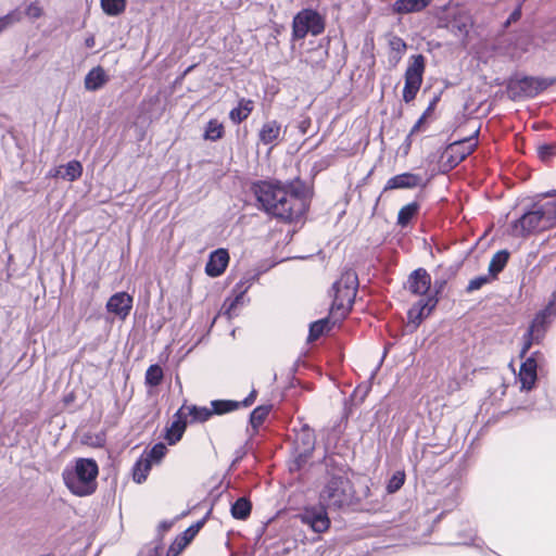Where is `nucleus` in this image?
Here are the masks:
<instances>
[{
    "label": "nucleus",
    "instance_id": "ddd939ff",
    "mask_svg": "<svg viewBox=\"0 0 556 556\" xmlns=\"http://www.w3.org/2000/svg\"><path fill=\"white\" fill-rule=\"evenodd\" d=\"M541 354L539 352H534L531 356H529L522 364L519 370V381L521 383V390H531L538 378V364L539 357Z\"/></svg>",
    "mask_w": 556,
    "mask_h": 556
},
{
    "label": "nucleus",
    "instance_id": "f8f14e48",
    "mask_svg": "<svg viewBox=\"0 0 556 556\" xmlns=\"http://www.w3.org/2000/svg\"><path fill=\"white\" fill-rule=\"evenodd\" d=\"M551 321L544 318V314H536L532 320L527 333L525 334L523 346L520 356L523 357L533 343H540L544 338L547 326Z\"/></svg>",
    "mask_w": 556,
    "mask_h": 556
},
{
    "label": "nucleus",
    "instance_id": "473e14b6",
    "mask_svg": "<svg viewBox=\"0 0 556 556\" xmlns=\"http://www.w3.org/2000/svg\"><path fill=\"white\" fill-rule=\"evenodd\" d=\"M251 513V503L241 497L237 500L231 506V515L236 519L244 520L250 516Z\"/></svg>",
    "mask_w": 556,
    "mask_h": 556
},
{
    "label": "nucleus",
    "instance_id": "49530a36",
    "mask_svg": "<svg viewBox=\"0 0 556 556\" xmlns=\"http://www.w3.org/2000/svg\"><path fill=\"white\" fill-rule=\"evenodd\" d=\"M556 152V147L553 144H543L538 148L539 157L542 161H548Z\"/></svg>",
    "mask_w": 556,
    "mask_h": 556
},
{
    "label": "nucleus",
    "instance_id": "423d86ee",
    "mask_svg": "<svg viewBox=\"0 0 556 556\" xmlns=\"http://www.w3.org/2000/svg\"><path fill=\"white\" fill-rule=\"evenodd\" d=\"M439 26L450 29L455 36L466 37L472 26V18L467 10L458 5H448L438 13Z\"/></svg>",
    "mask_w": 556,
    "mask_h": 556
},
{
    "label": "nucleus",
    "instance_id": "f3484780",
    "mask_svg": "<svg viewBox=\"0 0 556 556\" xmlns=\"http://www.w3.org/2000/svg\"><path fill=\"white\" fill-rule=\"evenodd\" d=\"M422 185V177L413 173H403L391 177L386 186L384 191L394 189H412Z\"/></svg>",
    "mask_w": 556,
    "mask_h": 556
},
{
    "label": "nucleus",
    "instance_id": "72a5a7b5",
    "mask_svg": "<svg viewBox=\"0 0 556 556\" xmlns=\"http://www.w3.org/2000/svg\"><path fill=\"white\" fill-rule=\"evenodd\" d=\"M212 412L216 415H223L233 412L240 407V402L230 400H216L212 401Z\"/></svg>",
    "mask_w": 556,
    "mask_h": 556
},
{
    "label": "nucleus",
    "instance_id": "c85d7f7f",
    "mask_svg": "<svg viewBox=\"0 0 556 556\" xmlns=\"http://www.w3.org/2000/svg\"><path fill=\"white\" fill-rule=\"evenodd\" d=\"M203 526V521H199L192 526H190L188 529L184 531L181 534V540H185V543H181L180 541H175L173 546L169 548V552L175 551V547L177 546L176 553H179L181 549H184L195 536V534L199 532L201 527ZM169 556V554H167Z\"/></svg>",
    "mask_w": 556,
    "mask_h": 556
},
{
    "label": "nucleus",
    "instance_id": "13d9d810",
    "mask_svg": "<svg viewBox=\"0 0 556 556\" xmlns=\"http://www.w3.org/2000/svg\"><path fill=\"white\" fill-rule=\"evenodd\" d=\"M176 541H180L181 543H185V540H181V535Z\"/></svg>",
    "mask_w": 556,
    "mask_h": 556
},
{
    "label": "nucleus",
    "instance_id": "a878e982",
    "mask_svg": "<svg viewBox=\"0 0 556 556\" xmlns=\"http://www.w3.org/2000/svg\"><path fill=\"white\" fill-rule=\"evenodd\" d=\"M532 39L531 36L527 33L519 34L516 37L514 46L509 50V54L514 59L520 58L525 52L529 51V47L531 46Z\"/></svg>",
    "mask_w": 556,
    "mask_h": 556
},
{
    "label": "nucleus",
    "instance_id": "c03bdc74",
    "mask_svg": "<svg viewBox=\"0 0 556 556\" xmlns=\"http://www.w3.org/2000/svg\"><path fill=\"white\" fill-rule=\"evenodd\" d=\"M250 113L251 106H236L230 112V118L236 123H240L245 119Z\"/></svg>",
    "mask_w": 556,
    "mask_h": 556
},
{
    "label": "nucleus",
    "instance_id": "6e6552de",
    "mask_svg": "<svg viewBox=\"0 0 556 556\" xmlns=\"http://www.w3.org/2000/svg\"><path fill=\"white\" fill-rule=\"evenodd\" d=\"M425 65L426 60L424 55L416 54L410 56L405 72V85L403 89V98L405 102H410L415 99L422 83Z\"/></svg>",
    "mask_w": 556,
    "mask_h": 556
},
{
    "label": "nucleus",
    "instance_id": "a18cd8bd",
    "mask_svg": "<svg viewBox=\"0 0 556 556\" xmlns=\"http://www.w3.org/2000/svg\"><path fill=\"white\" fill-rule=\"evenodd\" d=\"M26 15L31 20H38L43 15V9L38 2H31L25 10Z\"/></svg>",
    "mask_w": 556,
    "mask_h": 556
},
{
    "label": "nucleus",
    "instance_id": "c9c22d12",
    "mask_svg": "<svg viewBox=\"0 0 556 556\" xmlns=\"http://www.w3.org/2000/svg\"><path fill=\"white\" fill-rule=\"evenodd\" d=\"M102 10L111 16H116L124 12L126 0H101Z\"/></svg>",
    "mask_w": 556,
    "mask_h": 556
},
{
    "label": "nucleus",
    "instance_id": "4468645a",
    "mask_svg": "<svg viewBox=\"0 0 556 556\" xmlns=\"http://www.w3.org/2000/svg\"><path fill=\"white\" fill-rule=\"evenodd\" d=\"M333 301L330 308V315L334 318L344 317L352 306L356 294H349L348 290L333 285Z\"/></svg>",
    "mask_w": 556,
    "mask_h": 556
},
{
    "label": "nucleus",
    "instance_id": "4be33fe9",
    "mask_svg": "<svg viewBox=\"0 0 556 556\" xmlns=\"http://www.w3.org/2000/svg\"><path fill=\"white\" fill-rule=\"evenodd\" d=\"M281 135V126L276 121H269L260 130V141L264 144H275Z\"/></svg>",
    "mask_w": 556,
    "mask_h": 556
},
{
    "label": "nucleus",
    "instance_id": "5fc2aeb1",
    "mask_svg": "<svg viewBox=\"0 0 556 556\" xmlns=\"http://www.w3.org/2000/svg\"><path fill=\"white\" fill-rule=\"evenodd\" d=\"M48 177L50 178H62V168L60 166L49 170Z\"/></svg>",
    "mask_w": 556,
    "mask_h": 556
},
{
    "label": "nucleus",
    "instance_id": "de8ad7c7",
    "mask_svg": "<svg viewBox=\"0 0 556 556\" xmlns=\"http://www.w3.org/2000/svg\"><path fill=\"white\" fill-rule=\"evenodd\" d=\"M489 281H490L489 276L483 275V276L476 277L469 281V283L467 286V291L471 292V291L479 290L481 287L486 285Z\"/></svg>",
    "mask_w": 556,
    "mask_h": 556
},
{
    "label": "nucleus",
    "instance_id": "4c0bfd02",
    "mask_svg": "<svg viewBox=\"0 0 556 556\" xmlns=\"http://www.w3.org/2000/svg\"><path fill=\"white\" fill-rule=\"evenodd\" d=\"M418 212V204L417 203H409L405 206H403L397 215V223L401 226H406L409 220L417 214Z\"/></svg>",
    "mask_w": 556,
    "mask_h": 556
},
{
    "label": "nucleus",
    "instance_id": "a211bd4d",
    "mask_svg": "<svg viewBox=\"0 0 556 556\" xmlns=\"http://www.w3.org/2000/svg\"><path fill=\"white\" fill-rule=\"evenodd\" d=\"M228 262V252L224 249H218L211 253L205 266V273L211 277H218L225 271Z\"/></svg>",
    "mask_w": 556,
    "mask_h": 556
},
{
    "label": "nucleus",
    "instance_id": "6e6d98bb",
    "mask_svg": "<svg viewBox=\"0 0 556 556\" xmlns=\"http://www.w3.org/2000/svg\"><path fill=\"white\" fill-rule=\"evenodd\" d=\"M94 45H96L94 36H92V35H91V36H89V37H87V38L85 39V46H86L87 48H93V47H94Z\"/></svg>",
    "mask_w": 556,
    "mask_h": 556
},
{
    "label": "nucleus",
    "instance_id": "603ef678",
    "mask_svg": "<svg viewBox=\"0 0 556 556\" xmlns=\"http://www.w3.org/2000/svg\"><path fill=\"white\" fill-rule=\"evenodd\" d=\"M255 399H256V391L252 390L251 393L242 402H240V406L248 407L254 403Z\"/></svg>",
    "mask_w": 556,
    "mask_h": 556
},
{
    "label": "nucleus",
    "instance_id": "393cba45",
    "mask_svg": "<svg viewBox=\"0 0 556 556\" xmlns=\"http://www.w3.org/2000/svg\"><path fill=\"white\" fill-rule=\"evenodd\" d=\"M152 466L153 464H151L147 457L140 456L132 467V480L138 484L143 483L147 480Z\"/></svg>",
    "mask_w": 556,
    "mask_h": 556
},
{
    "label": "nucleus",
    "instance_id": "39448f33",
    "mask_svg": "<svg viewBox=\"0 0 556 556\" xmlns=\"http://www.w3.org/2000/svg\"><path fill=\"white\" fill-rule=\"evenodd\" d=\"M556 83V78L546 77H514L507 86L508 96L513 101L533 98Z\"/></svg>",
    "mask_w": 556,
    "mask_h": 556
},
{
    "label": "nucleus",
    "instance_id": "0eeeda50",
    "mask_svg": "<svg viewBox=\"0 0 556 556\" xmlns=\"http://www.w3.org/2000/svg\"><path fill=\"white\" fill-rule=\"evenodd\" d=\"M325 30V17L312 9H303L292 22L293 39H304L308 34L318 36Z\"/></svg>",
    "mask_w": 556,
    "mask_h": 556
},
{
    "label": "nucleus",
    "instance_id": "5701e85b",
    "mask_svg": "<svg viewBox=\"0 0 556 556\" xmlns=\"http://www.w3.org/2000/svg\"><path fill=\"white\" fill-rule=\"evenodd\" d=\"M338 319H340V317L334 318L330 315V317H326L312 323L309 326L308 340H317L325 332H328Z\"/></svg>",
    "mask_w": 556,
    "mask_h": 556
},
{
    "label": "nucleus",
    "instance_id": "aec40b11",
    "mask_svg": "<svg viewBox=\"0 0 556 556\" xmlns=\"http://www.w3.org/2000/svg\"><path fill=\"white\" fill-rule=\"evenodd\" d=\"M432 1L433 0H396L392 4V11L400 15L419 13L428 8Z\"/></svg>",
    "mask_w": 556,
    "mask_h": 556
},
{
    "label": "nucleus",
    "instance_id": "37998d69",
    "mask_svg": "<svg viewBox=\"0 0 556 556\" xmlns=\"http://www.w3.org/2000/svg\"><path fill=\"white\" fill-rule=\"evenodd\" d=\"M405 481V475L402 471L395 472L392 478L389 480V483L387 485V490L389 493L396 492Z\"/></svg>",
    "mask_w": 556,
    "mask_h": 556
},
{
    "label": "nucleus",
    "instance_id": "bb28decb",
    "mask_svg": "<svg viewBox=\"0 0 556 556\" xmlns=\"http://www.w3.org/2000/svg\"><path fill=\"white\" fill-rule=\"evenodd\" d=\"M334 285L348 290L349 294H356L358 287L357 275L354 270H345Z\"/></svg>",
    "mask_w": 556,
    "mask_h": 556
},
{
    "label": "nucleus",
    "instance_id": "ea45409f",
    "mask_svg": "<svg viewBox=\"0 0 556 556\" xmlns=\"http://www.w3.org/2000/svg\"><path fill=\"white\" fill-rule=\"evenodd\" d=\"M163 370L159 365H151L146 372V383L155 387L162 382Z\"/></svg>",
    "mask_w": 556,
    "mask_h": 556
},
{
    "label": "nucleus",
    "instance_id": "09e8293b",
    "mask_svg": "<svg viewBox=\"0 0 556 556\" xmlns=\"http://www.w3.org/2000/svg\"><path fill=\"white\" fill-rule=\"evenodd\" d=\"M539 314H544V318L548 319L549 321L556 316V294H553L547 306L539 312Z\"/></svg>",
    "mask_w": 556,
    "mask_h": 556
},
{
    "label": "nucleus",
    "instance_id": "1a4fd4ad",
    "mask_svg": "<svg viewBox=\"0 0 556 556\" xmlns=\"http://www.w3.org/2000/svg\"><path fill=\"white\" fill-rule=\"evenodd\" d=\"M298 518L316 533L326 532L330 527V519L326 511V506L323 504L320 506L305 507L298 515Z\"/></svg>",
    "mask_w": 556,
    "mask_h": 556
},
{
    "label": "nucleus",
    "instance_id": "4d7b16f0",
    "mask_svg": "<svg viewBox=\"0 0 556 556\" xmlns=\"http://www.w3.org/2000/svg\"><path fill=\"white\" fill-rule=\"evenodd\" d=\"M149 556H159L156 546L153 548V553H151Z\"/></svg>",
    "mask_w": 556,
    "mask_h": 556
},
{
    "label": "nucleus",
    "instance_id": "864d4df0",
    "mask_svg": "<svg viewBox=\"0 0 556 556\" xmlns=\"http://www.w3.org/2000/svg\"><path fill=\"white\" fill-rule=\"evenodd\" d=\"M521 16V9L520 7H518L511 14L510 16L508 17L507 22H506V25H509L511 22H516L520 18Z\"/></svg>",
    "mask_w": 556,
    "mask_h": 556
},
{
    "label": "nucleus",
    "instance_id": "f704fd0d",
    "mask_svg": "<svg viewBox=\"0 0 556 556\" xmlns=\"http://www.w3.org/2000/svg\"><path fill=\"white\" fill-rule=\"evenodd\" d=\"M224 135V126L216 119H212L207 123L204 131V139L210 141H216Z\"/></svg>",
    "mask_w": 556,
    "mask_h": 556
},
{
    "label": "nucleus",
    "instance_id": "2eb2a0df",
    "mask_svg": "<svg viewBox=\"0 0 556 556\" xmlns=\"http://www.w3.org/2000/svg\"><path fill=\"white\" fill-rule=\"evenodd\" d=\"M431 286L430 275L422 268L414 270L407 280L408 290L416 295L429 296L427 292Z\"/></svg>",
    "mask_w": 556,
    "mask_h": 556
},
{
    "label": "nucleus",
    "instance_id": "9b49d317",
    "mask_svg": "<svg viewBox=\"0 0 556 556\" xmlns=\"http://www.w3.org/2000/svg\"><path fill=\"white\" fill-rule=\"evenodd\" d=\"M134 299L127 292H116L105 304L106 312L119 320H125L132 308Z\"/></svg>",
    "mask_w": 556,
    "mask_h": 556
},
{
    "label": "nucleus",
    "instance_id": "7c9ffc66",
    "mask_svg": "<svg viewBox=\"0 0 556 556\" xmlns=\"http://www.w3.org/2000/svg\"><path fill=\"white\" fill-rule=\"evenodd\" d=\"M509 258V253L505 250L496 252L490 264H489V273L494 278L498 273H501L506 266Z\"/></svg>",
    "mask_w": 556,
    "mask_h": 556
},
{
    "label": "nucleus",
    "instance_id": "6ab92c4d",
    "mask_svg": "<svg viewBox=\"0 0 556 556\" xmlns=\"http://www.w3.org/2000/svg\"><path fill=\"white\" fill-rule=\"evenodd\" d=\"M187 426V420L185 419V408H180L174 416V420L169 428H167L165 439L167 440L168 444L173 445L177 443Z\"/></svg>",
    "mask_w": 556,
    "mask_h": 556
},
{
    "label": "nucleus",
    "instance_id": "7ed1b4c3",
    "mask_svg": "<svg viewBox=\"0 0 556 556\" xmlns=\"http://www.w3.org/2000/svg\"><path fill=\"white\" fill-rule=\"evenodd\" d=\"M355 498L356 495L351 481L342 476H334L329 479L319 495L320 504L329 508L350 506Z\"/></svg>",
    "mask_w": 556,
    "mask_h": 556
},
{
    "label": "nucleus",
    "instance_id": "79ce46f5",
    "mask_svg": "<svg viewBox=\"0 0 556 556\" xmlns=\"http://www.w3.org/2000/svg\"><path fill=\"white\" fill-rule=\"evenodd\" d=\"M389 46H390L391 50L396 53L397 60H400L402 58V55L405 53L406 48H407L405 41L402 38L396 37V36H393L390 39Z\"/></svg>",
    "mask_w": 556,
    "mask_h": 556
},
{
    "label": "nucleus",
    "instance_id": "8fccbe9b",
    "mask_svg": "<svg viewBox=\"0 0 556 556\" xmlns=\"http://www.w3.org/2000/svg\"><path fill=\"white\" fill-rule=\"evenodd\" d=\"M431 110H432V106H429V108L427 109V111L424 113V115L419 117V119H418V121L416 122V124L413 126V128H412V130H410V132H409V135H408V138H409L412 135H414L415 132H418L419 130H421V126H422V124H424V122H425L426 117H427V116L429 115V113L431 112Z\"/></svg>",
    "mask_w": 556,
    "mask_h": 556
},
{
    "label": "nucleus",
    "instance_id": "412c9836",
    "mask_svg": "<svg viewBox=\"0 0 556 556\" xmlns=\"http://www.w3.org/2000/svg\"><path fill=\"white\" fill-rule=\"evenodd\" d=\"M253 280V276L243 277L233 288L235 299L230 302L228 308L226 309V314L229 318L232 317L236 306L243 303V296L251 287Z\"/></svg>",
    "mask_w": 556,
    "mask_h": 556
},
{
    "label": "nucleus",
    "instance_id": "58836bf2",
    "mask_svg": "<svg viewBox=\"0 0 556 556\" xmlns=\"http://www.w3.org/2000/svg\"><path fill=\"white\" fill-rule=\"evenodd\" d=\"M166 452L167 448L165 444L157 443L149 452L142 454L141 456L147 457L151 464L155 465L162 460Z\"/></svg>",
    "mask_w": 556,
    "mask_h": 556
},
{
    "label": "nucleus",
    "instance_id": "9d476101",
    "mask_svg": "<svg viewBox=\"0 0 556 556\" xmlns=\"http://www.w3.org/2000/svg\"><path fill=\"white\" fill-rule=\"evenodd\" d=\"M473 132L470 137L455 140L447 147L451 162L457 164L468 156L477 147V135L479 132V126L477 121H473Z\"/></svg>",
    "mask_w": 556,
    "mask_h": 556
},
{
    "label": "nucleus",
    "instance_id": "f03ea898",
    "mask_svg": "<svg viewBox=\"0 0 556 556\" xmlns=\"http://www.w3.org/2000/svg\"><path fill=\"white\" fill-rule=\"evenodd\" d=\"M99 467L92 458H76L62 471V479L67 490L75 496L85 497L97 490Z\"/></svg>",
    "mask_w": 556,
    "mask_h": 556
},
{
    "label": "nucleus",
    "instance_id": "3c124183",
    "mask_svg": "<svg viewBox=\"0 0 556 556\" xmlns=\"http://www.w3.org/2000/svg\"><path fill=\"white\" fill-rule=\"evenodd\" d=\"M547 210V214L552 217L553 227L556 226V200L544 203Z\"/></svg>",
    "mask_w": 556,
    "mask_h": 556
},
{
    "label": "nucleus",
    "instance_id": "c756f323",
    "mask_svg": "<svg viewBox=\"0 0 556 556\" xmlns=\"http://www.w3.org/2000/svg\"><path fill=\"white\" fill-rule=\"evenodd\" d=\"M60 167L62 168V179L66 181H75L83 174V165L76 160L70 161Z\"/></svg>",
    "mask_w": 556,
    "mask_h": 556
},
{
    "label": "nucleus",
    "instance_id": "2f4dec72",
    "mask_svg": "<svg viewBox=\"0 0 556 556\" xmlns=\"http://www.w3.org/2000/svg\"><path fill=\"white\" fill-rule=\"evenodd\" d=\"M185 408V417L189 415L191 417V421L203 422L206 421L212 415V409L207 407H199V406H182Z\"/></svg>",
    "mask_w": 556,
    "mask_h": 556
},
{
    "label": "nucleus",
    "instance_id": "dca6fc26",
    "mask_svg": "<svg viewBox=\"0 0 556 556\" xmlns=\"http://www.w3.org/2000/svg\"><path fill=\"white\" fill-rule=\"evenodd\" d=\"M437 300L433 296L422 298L409 308L407 317L409 324L416 328L434 308Z\"/></svg>",
    "mask_w": 556,
    "mask_h": 556
},
{
    "label": "nucleus",
    "instance_id": "cd10ccee",
    "mask_svg": "<svg viewBox=\"0 0 556 556\" xmlns=\"http://www.w3.org/2000/svg\"><path fill=\"white\" fill-rule=\"evenodd\" d=\"M314 435L309 431H303L296 437L295 444L300 457H306L314 448Z\"/></svg>",
    "mask_w": 556,
    "mask_h": 556
},
{
    "label": "nucleus",
    "instance_id": "a19ab883",
    "mask_svg": "<svg viewBox=\"0 0 556 556\" xmlns=\"http://www.w3.org/2000/svg\"><path fill=\"white\" fill-rule=\"evenodd\" d=\"M21 21V14L16 10L0 17V33L10 27L11 25Z\"/></svg>",
    "mask_w": 556,
    "mask_h": 556
},
{
    "label": "nucleus",
    "instance_id": "f257e3e1",
    "mask_svg": "<svg viewBox=\"0 0 556 556\" xmlns=\"http://www.w3.org/2000/svg\"><path fill=\"white\" fill-rule=\"evenodd\" d=\"M255 194L264 211L277 218L291 220L305 210V202L299 191L280 184L263 181L256 185Z\"/></svg>",
    "mask_w": 556,
    "mask_h": 556
},
{
    "label": "nucleus",
    "instance_id": "20e7f679",
    "mask_svg": "<svg viewBox=\"0 0 556 556\" xmlns=\"http://www.w3.org/2000/svg\"><path fill=\"white\" fill-rule=\"evenodd\" d=\"M549 228H553L552 217L547 214L545 204H542L511 222L509 230L514 237H526Z\"/></svg>",
    "mask_w": 556,
    "mask_h": 556
},
{
    "label": "nucleus",
    "instance_id": "b1692460",
    "mask_svg": "<svg viewBox=\"0 0 556 556\" xmlns=\"http://www.w3.org/2000/svg\"><path fill=\"white\" fill-rule=\"evenodd\" d=\"M108 79L105 71L101 66L93 67L85 77V87L88 90H97Z\"/></svg>",
    "mask_w": 556,
    "mask_h": 556
},
{
    "label": "nucleus",
    "instance_id": "e433bc0d",
    "mask_svg": "<svg viewBox=\"0 0 556 556\" xmlns=\"http://www.w3.org/2000/svg\"><path fill=\"white\" fill-rule=\"evenodd\" d=\"M270 409H271L270 405H262V406H257L256 408H254V410L251 413V416H250V422H251L252 427L255 429L257 427H260L263 424V421L266 419V417L268 416Z\"/></svg>",
    "mask_w": 556,
    "mask_h": 556
}]
</instances>
